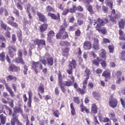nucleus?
Here are the masks:
<instances>
[{
	"label": "nucleus",
	"instance_id": "obj_58",
	"mask_svg": "<svg viewBox=\"0 0 125 125\" xmlns=\"http://www.w3.org/2000/svg\"><path fill=\"white\" fill-rule=\"evenodd\" d=\"M23 73L24 75H27V72H28V67L27 65H24L23 66Z\"/></svg>",
	"mask_w": 125,
	"mask_h": 125
},
{
	"label": "nucleus",
	"instance_id": "obj_17",
	"mask_svg": "<svg viewBox=\"0 0 125 125\" xmlns=\"http://www.w3.org/2000/svg\"><path fill=\"white\" fill-rule=\"evenodd\" d=\"M48 16L52 18V19H54V20H59L60 19V14L59 13H58V17L56 16L54 14H52L51 13H49L48 14Z\"/></svg>",
	"mask_w": 125,
	"mask_h": 125
},
{
	"label": "nucleus",
	"instance_id": "obj_30",
	"mask_svg": "<svg viewBox=\"0 0 125 125\" xmlns=\"http://www.w3.org/2000/svg\"><path fill=\"white\" fill-rule=\"evenodd\" d=\"M0 60L2 62H3L5 60V53L3 51L0 53Z\"/></svg>",
	"mask_w": 125,
	"mask_h": 125
},
{
	"label": "nucleus",
	"instance_id": "obj_16",
	"mask_svg": "<svg viewBox=\"0 0 125 125\" xmlns=\"http://www.w3.org/2000/svg\"><path fill=\"white\" fill-rule=\"evenodd\" d=\"M102 76L105 78V79H110L111 78V71L109 70H106L103 72Z\"/></svg>",
	"mask_w": 125,
	"mask_h": 125
},
{
	"label": "nucleus",
	"instance_id": "obj_41",
	"mask_svg": "<svg viewBox=\"0 0 125 125\" xmlns=\"http://www.w3.org/2000/svg\"><path fill=\"white\" fill-rule=\"evenodd\" d=\"M120 59L125 61V51H123L120 55Z\"/></svg>",
	"mask_w": 125,
	"mask_h": 125
},
{
	"label": "nucleus",
	"instance_id": "obj_25",
	"mask_svg": "<svg viewBox=\"0 0 125 125\" xmlns=\"http://www.w3.org/2000/svg\"><path fill=\"white\" fill-rule=\"evenodd\" d=\"M60 44L61 46H71V43L67 41H61Z\"/></svg>",
	"mask_w": 125,
	"mask_h": 125
},
{
	"label": "nucleus",
	"instance_id": "obj_5",
	"mask_svg": "<svg viewBox=\"0 0 125 125\" xmlns=\"http://www.w3.org/2000/svg\"><path fill=\"white\" fill-rule=\"evenodd\" d=\"M30 10L31 11V12H32L33 15H35V14H36V11L35 10V9H34V7L31 6V4H28L26 12L28 14L29 19H32V16H31V13H30Z\"/></svg>",
	"mask_w": 125,
	"mask_h": 125
},
{
	"label": "nucleus",
	"instance_id": "obj_31",
	"mask_svg": "<svg viewBox=\"0 0 125 125\" xmlns=\"http://www.w3.org/2000/svg\"><path fill=\"white\" fill-rule=\"evenodd\" d=\"M105 60H106V59H104V60H99V62H100L103 68H105L106 66H107V64L106 63V61Z\"/></svg>",
	"mask_w": 125,
	"mask_h": 125
},
{
	"label": "nucleus",
	"instance_id": "obj_28",
	"mask_svg": "<svg viewBox=\"0 0 125 125\" xmlns=\"http://www.w3.org/2000/svg\"><path fill=\"white\" fill-rule=\"evenodd\" d=\"M17 36L19 38V41L20 42H22V31H21V30L19 29L17 31Z\"/></svg>",
	"mask_w": 125,
	"mask_h": 125
},
{
	"label": "nucleus",
	"instance_id": "obj_33",
	"mask_svg": "<svg viewBox=\"0 0 125 125\" xmlns=\"http://www.w3.org/2000/svg\"><path fill=\"white\" fill-rule=\"evenodd\" d=\"M48 40H51L52 38L54 36V32L53 31H50L47 34Z\"/></svg>",
	"mask_w": 125,
	"mask_h": 125
},
{
	"label": "nucleus",
	"instance_id": "obj_22",
	"mask_svg": "<svg viewBox=\"0 0 125 125\" xmlns=\"http://www.w3.org/2000/svg\"><path fill=\"white\" fill-rule=\"evenodd\" d=\"M47 29V24L46 23H44L41 25L40 27V30L42 33L43 32H44V31H46Z\"/></svg>",
	"mask_w": 125,
	"mask_h": 125
},
{
	"label": "nucleus",
	"instance_id": "obj_43",
	"mask_svg": "<svg viewBox=\"0 0 125 125\" xmlns=\"http://www.w3.org/2000/svg\"><path fill=\"white\" fill-rule=\"evenodd\" d=\"M6 110H7V112H9V115L11 116L12 115V110L10 107L5 105Z\"/></svg>",
	"mask_w": 125,
	"mask_h": 125
},
{
	"label": "nucleus",
	"instance_id": "obj_54",
	"mask_svg": "<svg viewBox=\"0 0 125 125\" xmlns=\"http://www.w3.org/2000/svg\"><path fill=\"white\" fill-rule=\"evenodd\" d=\"M108 49L110 53H113L114 52V46L113 45H109L108 46Z\"/></svg>",
	"mask_w": 125,
	"mask_h": 125
},
{
	"label": "nucleus",
	"instance_id": "obj_9",
	"mask_svg": "<svg viewBox=\"0 0 125 125\" xmlns=\"http://www.w3.org/2000/svg\"><path fill=\"white\" fill-rule=\"evenodd\" d=\"M91 114L92 116H94L95 114H97V111H98V108L95 104H92L91 108Z\"/></svg>",
	"mask_w": 125,
	"mask_h": 125
},
{
	"label": "nucleus",
	"instance_id": "obj_50",
	"mask_svg": "<svg viewBox=\"0 0 125 125\" xmlns=\"http://www.w3.org/2000/svg\"><path fill=\"white\" fill-rule=\"evenodd\" d=\"M97 60L99 61V59L98 58H97V60H94L92 61L93 64L94 65H96V66H99V62H98Z\"/></svg>",
	"mask_w": 125,
	"mask_h": 125
},
{
	"label": "nucleus",
	"instance_id": "obj_6",
	"mask_svg": "<svg viewBox=\"0 0 125 125\" xmlns=\"http://www.w3.org/2000/svg\"><path fill=\"white\" fill-rule=\"evenodd\" d=\"M109 105L111 108H116L118 105V100L114 98H111L109 101Z\"/></svg>",
	"mask_w": 125,
	"mask_h": 125
},
{
	"label": "nucleus",
	"instance_id": "obj_46",
	"mask_svg": "<svg viewBox=\"0 0 125 125\" xmlns=\"http://www.w3.org/2000/svg\"><path fill=\"white\" fill-rule=\"evenodd\" d=\"M76 10H77L76 5H73V8L70 9L69 12H70V13H74Z\"/></svg>",
	"mask_w": 125,
	"mask_h": 125
},
{
	"label": "nucleus",
	"instance_id": "obj_35",
	"mask_svg": "<svg viewBox=\"0 0 125 125\" xmlns=\"http://www.w3.org/2000/svg\"><path fill=\"white\" fill-rule=\"evenodd\" d=\"M70 108L71 109V114L74 116L76 115V110H75V107H74V104L72 103L70 104Z\"/></svg>",
	"mask_w": 125,
	"mask_h": 125
},
{
	"label": "nucleus",
	"instance_id": "obj_24",
	"mask_svg": "<svg viewBox=\"0 0 125 125\" xmlns=\"http://www.w3.org/2000/svg\"><path fill=\"white\" fill-rule=\"evenodd\" d=\"M92 95L94 99H96V100H99V99H100V97H101L100 94L99 93H97V92H93Z\"/></svg>",
	"mask_w": 125,
	"mask_h": 125
},
{
	"label": "nucleus",
	"instance_id": "obj_40",
	"mask_svg": "<svg viewBox=\"0 0 125 125\" xmlns=\"http://www.w3.org/2000/svg\"><path fill=\"white\" fill-rule=\"evenodd\" d=\"M109 117L110 118L111 120H114V119H115L116 115L114 111H112L109 114Z\"/></svg>",
	"mask_w": 125,
	"mask_h": 125
},
{
	"label": "nucleus",
	"instance_id": "obj_13",
	"mask_svg": "<svg viewBox=\"0 0 125 125\" xmlns=\"http://www.w3.org/2000/svg\"><path fill=\"white\" fill-rule=\"evenodd\" d=\"M83 48L86 50L91 49V43L88 41H86L83 43Z\"/></svg>",
	"mask_w": 125,
	"mask_h": 125
},
{
	"label": "nucleus",
	"instance_id": "obj_15",
	"mask_svg": "<svg viewBox=\"0 0 125 125\" xmlns=\"http://www.w3.org/2000/svg\"><path fill=\"white\" fill-rule=\"evenodd\" d=\"M9 69L11 72H18V71H20V67H17L14 64H11L9 67Z\"/></svg>",
	"mask_w": 125,
	"mask_h": 125
},
{
	"label": "nucleus",
	"instance_id": "obj_37",
	"mask_svg": "<svg viewBox=\"0 0 125 125\" xmlns=\"http://www.w3.org/2000/svg\"><path fill=\"white\" fill-rule=\"evenodd\" d=\"M0 26L1 28H2V29H3V30H4L5 31L7 28V25H6V24L4 23L3 21H1L0 23Z\"/></svg>",
	"mask_w": 125,
	"mask_h": 125
},
{
	"label": "nucleus",
	"instance_id": "obj_19",
	"mask_svg": "<svg viewBox=\"0 0 125 125\" xmlns=\"http://www.w3.org/2000/svg\"><path fill=\"white\" fill-rule=\"evenodd\" d=\"M64 33H66L65 32V29L62 28L60 30V32L57 34V39L60 40L62 35L64 34Z\"/></svg>",
	"mask_w": 125,
	"mask_h": 125
},
{
	"label": "nucleus",
	"instance_id": "obj_64",
	"mask_svg": "<svg viewBox=\"0 0 125 125\" xmlns=\"http://www.w3.org/2000/svg\"><path fill=\"white\" fill-rule=\"evenodd\" d=\"M121 103L124 108H125V102L123 98L120 99Z\"/></svg>",
	"mask_w": 125,
	"mask_h": 125
},
{
	"label": "nucleus",
	"instance_id": "obj_21",
	"mask_svg": "<svg viewBox=\"0 0 125 125\" xmlns=\"http://www.w3.org/2000/svg\"><path fill=\"white\" fill-rule=\"evenodd\" d=\"M69 51H70V48H65L62 50V54L63 56H69V55H70Z\"/></svg>",
	"mask_w": 125,
	"mask_h": 125
},
{
	"label": "nucleus",
	"instance_id": "obj_56",
	"mask_svg": "<svg viewBox=\"0 0 125 125\" xmlns=\"http://www.w3.org/2000/svg\"><path fill=\"white\" fill-rule=\"evenodd\" d=\"M93 48L96 51L99 50V44H93Z\"/></svg>",
	"mask_w": 125,
	"mask_h": 125
},
{
	"label": "nucleus",
	"instance_id": "obj_55",
	"mask_svg": "<svg viewBox=\"0 0 125 125\" xmlns=\"http://www.w3.org/2000/svg\"><path fill=\"white\" fill-rule=\"evenodd\" d=\"M16 110L18 113H21L23 117L24 116V115H23V109H22V108H21V107H18L16 109Z\"/></svg>",
	"mask_w": 125,
	"mask_h": 125
},
{
	"label": "nucleus",
	"instance_id": "obj_57",
	"mask_svg": "<svg viewBox=\"0 0 125 125\" xmlns=\"http://www.w3.org/2000/svg\"><path fill=\"white\" fill-rule=\"evenodd\" d=\"M55 117H56V118H58L59 117V115H60V113L59 112V111L58 110H56L55 111H54L53 113Z\"/></svg>",
	"mask_w": 125,
	"mask_h": 125
},
{
	"label": "nucleus",
	"instance_id": "obj_42",
	"mask_svg": "<svg viewBox=\"0 0 125 125\" xmlns=\"http://www.w3.org/2000/svg\"><path fill=\"white\" fill-rule=\"evenodd\" d=\"M87 80H88V77L87 79H85L83 83V89H85L86 88V84H87Z\"/></svg>",
	"mask_w": 125,
	"mask_h": 125
},
{
	"label": "nucleus",
	"instance_id": "obj_44",
	"mask_svg": "<svg viewBox=\"0 0 125 125\" xmlns=\"http://www.w3.org/2000/svg\"><path fill=\"white\" fill-rule=\"evenodd\" d=\"M59 85L60 86L61 89L62 91L64 93L65 91H66V88H65V87L63 86V83H59Z\"/></svg>",
	"mask_w": 125,
	"mask_h": 125
},
{
	"label": "nucleus",
	"instance_id": "obj_49",
	"mask_svg": "<svg viewBox=\"0 0 125 125\" xmlns=\"http://www.w3.org/2000/svg\"><path fill=\"white\" fill-rule=\"evenodd\" d=\"M8 50H11V49H13L14 51H16L17 50V49L16 48V47L15 46H10L9 45L7 47Z\"/></svg>",
	"mask_w": 125,
	"mask_h": 125
},
{
	"label": "nucleus",
	"instance_id": "obj_53",
	"mask_svg": "<svg viewBox=\"0 0 125 125\" xmlns=\"http://www.w3.org/2000/svg\"><path fill=\"white\" fill-rule=\"evenodd\" d=\"M30 48L29 49V56H32V49H33L34 48V47H35V46L34 45V44H30Z\"/></svg>",
	"mask_w": 125,
	"mask_h": 125
},
{
	"label": "nucleus",
	"instance_id": "obj_48",
	"mask_svg": "<svg viewBox=\"0 0 125 125\" xmlns=\"http://www.w3.org/2000/svg\"><path fill=\"white\" fill-rule=\"evenodd\" d=\"M46 9L47 12H49L50 11H54V9H53V8L50 6H47L46 7Z\"/></svg>",
	"mask_w": 125,
	"mask_h": 125
},
{
	"label": "nucleus",
	"instance_id": "obj_11",
	"mask_svg": "<svg viewBox=\"0 0 125 125\" xmlns=\"http://www.w3.org/2000/svg\"><path fill=\"white\" fill-rule=\"evenodd\" d=\"M121 17V15L116 14L114 17H110V20L114 24H116L119 21V19Z\"/></svg>",
	"mask_w": 125,
	"mask_h": 125
},
{
	"label": "nucleus",
	"instance_id": "obj_34",
	"mask_svg": "<svg viewBox=\"0 0 125 125\" xmlns=\"http://www.w3.org/2000/svg\"><path fill=\"white\" fill-rule=\"evenodd\" d=\"M38 91L41 93H43L44 92V86L43 84H41L38 88Z\"/></svg>",
	"mask_w": 125,
	"mask_h": 125
},
{
	"label": "nucleus",
	"instance_id": "obj_39",
	"mask_svg": "<svg viewBox=\"0 0 125 125\" xmlns=\"http://www.w3.org/2000/svg\"><path fill=\"white\" fill-rule=\"evenodd\" d=\"M12 85L14 91L16 92L17 91V87H19V84L18 83H13Z\"/></svg>",
	"mask_w": 125,
	"mask_h": 125
},
{
	"label": "nucleus",
	"instance_id": "obj_3",
	"mask_svg": "<svg viewBox=\"0 0 125 125\" xmlns=\"http://www.w3.org/2000/svg\"><path fill=\"white\" fill-rule=\"evenodd\" d=\"M33 42L34 44H37L39 48H42L45 46V41L43 40L35 39Z\"/></svg>",
	"mask_w": 125,
	"mask_h": 125
},
{
	"label": "nucleus",
	"instance_id": "obj_2",
	"mask_svg": "<svg viewBox=\"0 0 125 125\" xmlns=\"http://www.w3.org/2000/svg\"><path fill=\"white\" fill-rule=\"evenodd\" d=\"M77 63H76V61H75V60H72L70 64L68 65V69L66 70L67 73H68L69 75H72L73 69H75Z\"/></svg>",
	"mask_w": 125,
	"mask_h": 125
},
{
	"label": "nucleus",
	"instance_id": "obj_10",
	"mask_svg": "<svg viewBox=\"0 0 125 125\" xmlns=\"http://www.w3.org/2000/svg\"><path fill=\"white\" fill-rule=\"evenodd\" d=\"M37 16H38L40 21L41 22H46V18H45V16H44L43 14L38 12Z\"/></svg>",
	"mask_w": 125,
	"mask_h": 125
},
{
	"label": "nucleus",
	"instance_id": "obj_1",
	"mask_svg": "<svg viewBox=\"0 0 125 125\" xmlns=\"http://www.w3.org/2000/svg\"><path fill=\"white\" fill-rule=\"evenodd\" d=\"M91 23L96 26V29L98 31L99 33H102L103 35H105L107 33V30L104 27L101 29V26H104L105 25V22L102 21V19H98L97 21L94 20L91 21Z\"/></svg>",
	"mask_w": 125,
	"mask_h": 125
},
{
	"label": "nucleus",
	"instance_id": "obj_36",
	"mask_svg": "<svg viewBox=\"0 0 125 125\" xmlns=\"http://www.w3.org/2000/svg\"><path fill=\"white\" fill-rule=\"evenodd\" d=\"M8 24H9V25H11L12 27H14V28H18V24L16 22L11 21H8Z\"/></svg>",
	"mask_w": 125,
	"mask_h": 125
},
{
	"label": "nucleus",
	"instance_id": "obj_45",
	"mask_svg": "<svg viewBox=\"0 0 125 125\" xmlns=\"http://www.w3.org/2000/svg\"><path fill=\"white\" fill-rule=\"evenodd\" d=\"M73 101L76 104H80V99L78 97H74L73 98Z\"/></svg>",
	"mask_w": 125,
	"mask_h": 125
},
{
	"label": "nucleus",
	"instance_id": "obj_8",
	"mask_svg": "<svg viewBox=\"0 0 125 125\" xmlns=\"http://www.w3.org/2000/svg\"><path fill=\"white\" fill-rule=\"evenodd\" d=\"M71 81H64L62 83L63 85H64V86H71V85H73V83H75V79L74 78V76L71 77Z\"/></svg>",
	"mask_w": 125,
	"mask_h": 125
},
{
	"label": "nucleus",
	"instance_id": "obj_29",
	"mask_svg": "<svg viewBox=\"0 0 125 125\" xmlns=\"http://www.w3.org/2000/svg\"><path fill=\"white\" fill-rule=\"evenodd\" d=\"M125 24V19H121L120 21L119 22V28L120 29H124V26Z\"/></svg>",
	"mask_w": 125,
	"mask_h": 125
},
{
	"label": "nucleus",
	"instance_id": "obj_60",
	"mask_svg": "<svg viewBox=\"0 0 125 125\" xmlns=\"http://www.w3.org/2000/svg\"><path fill=\"white\" fill-rule=\"evenodd\" d=\"M8 53L10 57H13L14 56V53L12 50H8Z\"/></svg>",
	"mask_w": 125,
	"mask_h": 125
},
{
	"label": "nucleus",
	"instance_id": "obj_18",
	"mask_svg": "<svg viewBox=\"0 0 125 125\" xmlns=\"http://www.w3.org/2000/svg\"><path fill=\"white\" fill-rule=\"evenodd\" d=\"M13 62H15L16 63L22 64V65H25V62L23 60V59L21 57H18L15 60L13 61Z\"/></svg>",
	"mask_w": 125,
	"mask_h": 125
},
{
	"label": "nucleus",
	"instance_id": "obj_47",
	"mask_svg": "<svg viewBox=\"0 0 125 125\" xmlns=\"http://www.w3.org/2000/svg\"><path fill=\"white\" fill-rule=\"evenodd\" d=\"M68 37H69L68 33L67 32H65L62 35L61 39H62V40H66Z\"/></svg>",
	"mask_w": 125,
	"mask_h": 125
},
{
	"label": "nucleus",
	"instance_id": "obj_51",
	"mask_svg": "<svg viewBox=\"0 0 125 125\" xmlns=\"http://www.w3.org/2000/svg\"><path fill=\"white\" fill-rule=\"evenodd\" d=\"M92 40L94 42L93 44H99V40L96 38H93Z\"/></svg>",
	"mask_w": 125,
	"mask_h": 125
},
{
	"label": "nucleus",
	"instance_id": "obj_26",
	"mask_svg": "<svg viewBox=\"0 0 125 125\" xmlns=\"http://www.w3.org/2000/svg\"><path fill=\"white\" fill-rule=\"evenodd\" d=\"M0 122L2 125H4L6 121V117L3 114L0 115Z\"/></svg>",
	"mask_w": 125,
	"mask_h": 125
},
{
	"label": "nucleus",
	"instance_id": "obj_38",
	"mask_svg": "<svg viewBox=\"0 0 125 125\" xmlns=\"http://www.w3.org/2000/svg\"><path fill=\"white\" fill-rule=\"evenodd\" d=\"M90 74H91V73L90 72V70H89L88 68L86 67L85 71V76H86L87 78H89V77L88 76H89Z\"/></svg>",
	"mask_w": 125,
	"mask_h": 125
},
{
	"label": "nucleus",
	"instance_id": "obj_12",
	"mask_svg": "<svg viewBox=\"0 0 125 125\" xmlns=\"http://www.w3.org/2000/svg\"><path fill=\"white\" fill-rule=\"evenodd\" d=\"M5 42H6L5 38L3 36H0V47H2V48H5Z\"/></svg>",
	"mask_w": 125,
	"mask_h": 125
},
{
	"label": "nucleus",
	"instance_id": "obj_63",
	"mask_svg": "<svg viewBox=\"0 0 125 125\" xmlns=\"http://www.w3.org/2000/svg\"><path fill=\"white\" fill-rule=\"evenodd\" d=\"M45 58L47 60L48 58H50V55H49V54L46 53L44 55V56L43 57V58L41 59H45Z\"/></svg>",
	"mask_w": 125,
	"mask_h": 125
},
{
	"label": "nucleus",
	"instance_id": "obj_32",
	"mask_svg": "<svg viewBox=\"0 0 125 125\" xmlns=\"http://www.w3.org/2000/svg\"><path fill=\"white\" fill-rule=\"evenodd\" d=\"M47 63L50 66H53V59L52 57L48 58L47 60Z\"/></svg>",
	"mask_w": 125,
	"mask_h": 125
},
{
	"label": "nucleus",
	"instance_id": "obj_4",
	"mask_svg": "<svg viewBox=\"0 0 125 125\" xmlns=\"http://www.w3.org/2000/svg\"><path fill=\"white\" fill-rule=\"evenodd\" d=\"M39 67L40 70H42L43 69V66H42V63H41V62H32V68L34 69L36 73H38V70H37V68Z\"/></svg>",
	"mask_w": 125,
	"mask_h": 125
},
{
	"label": "nucleus",
	"instance_id": "obj_7",
	"mask_svg": "<svg viewBox=\"0 0 125 125\" xmlns=\"http://www.w3.org/2000/svg\"><path fill=\"white\" fill-rule=\"evenodd\" d=\"M15 123L17 125H23L18 120V117L15 116V114H13V118L11 120V125H15Z\"/></svg>",
	"mask_w": 125,
	"mask_h": 125
},
{
	"label": "nucleus",
	"instance_id": "obj_27",
	"mask_svg": "<svg viewBox=\"0 0 125 125\" xmlns=\"http://www.w3.org/2000/svg\"><path fill=\"white\" fill-rule=\"evenodd\" d=\"M5 85L6 86V89H7L8 91L9 92L10 95L12 97H13V96H14V94H13V91L11 89V88H10V86H8V84L7 83H6Z\"/></svg>",
	"mask_w": 125,
	"mask_h": 125
},
{
	"label": "nucleus",
	"instance_id": "obj_14",
	"mask_svg": "<svg viewBox=\"0 0 125 125\" xmlns=\"http://www.w3.org/2000/svg\"><path fill=\"white\" fill-rule=\"evenodd\" d=\"M7 82H13L15 83L17 81V78L13 75H8L6 77Z\"/></svg>",
	"mask_w": 125,
	"mask_h": 125
},
{
	"label": "nucleus",
	"instance_id": "obj_59",
	"mask_svg": "<svg viewBox=\"0 0 125 125\" xmlns=\"http://www.w3.org/2000/svg\"><path fill=\"white\" fill-rule=\"evenodd\" d=\"M9 106L11 108H13V107H14V104H13V101L12 100L10 99L9 100Z\"/></svg>",
	"mask_w": 125,
	"mask_h": 125
},
{
	"label": "nucleus",
	"instance_id": "obj_23",
	"mask_svg": "<svg viewBox=\"0 0 125 125\" xmlns=\"http://www.w3.org/2000/svg\"><path fill=\"white\" fill-rule=\"evenodd\" d=\"M100 51V56L104 59H106V51L104 49H102Z\"/></svg>",
	"mask_w": 125,
	"mask_h": 125
},
{
	"label": "nucleus",
	"instance_id": "obj_62",
	"mask_svg": "<svg viewBox=\"0 0 125 125\" xmlns=\"http://www.w3.org/2000/svg\"><path fill=\"white\" fill-rule=\"evenodd\" d=\"M94 84L92 82H90L88 84V87L89 88V89H92L93 88Z\"/></svg>",
	"mask_w": 125,
	"mask_h": 125
},
{
	"label": "nucleus",
	"instance_id": "obj_52",
	"mask_svg": "<svg viewBox=\"0 0 125 125\" xmlns=\"http://www.w3.org/2000/svg\"><path fill=\"white\" fill-rule=\"evenodd\" d=\"M62 75L61 73L58 75V83H62Z\"/></svg>",
	"mask_w": 125,
	"mask_h": 125
},
{
	"label": "nucleus",
	"instance_id": "obj_61",
	"mask_svg": "<svg viewBox=\"0 0 125 125\" xmlns=\"http://www.w3.org/2000/svg\"><path fill=\"white\" fill-rule=\"evenodd\" d=\"M75 36L76 37H80L81 36V31H80V29H78L75 31Z\"/></svg>",
	"mask_w": 125,
	"mask_h": 125
},
{
	"label": "nucleus",
	"instance_id": "obj_20",
	"mask_svg": "<svg viewBox=\"0 0 125 125\" xmlns=\"http://www.w3.org/2000/svg\"><path fill=\"white\" fill-rule=\"evenodd\" d=\"M112 76L113 78H121V77L122 76V72L117 71L116 73V71H113L112 72Z\"/></svg>",
	"mask_w": 125,
	"mask_h": 125
}]
</instances>
